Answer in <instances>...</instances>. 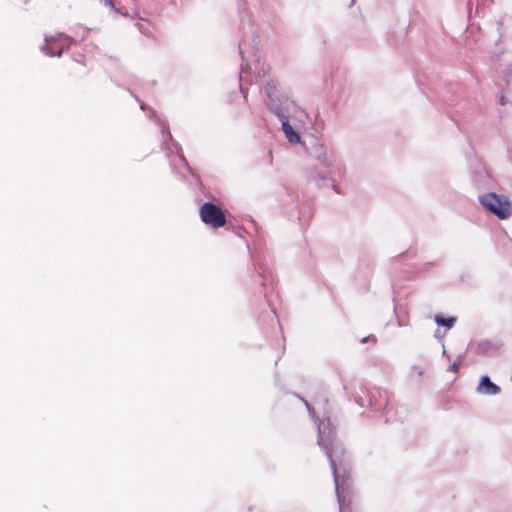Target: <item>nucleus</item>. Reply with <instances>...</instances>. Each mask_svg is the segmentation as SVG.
<instances>
[{"instance_id":"nucleus-5","label":"nucleus","mask_w":512,"mask_h":512,"mask_svg":"<svg viewBox=\"0 0 512 512\" xmlns=\"http://www.w3.org/2000/svg\"><path fill=\"white\" fill-rule=\"evenodd\" d=\"M319 444H320L321 446H323V447H324V449H325V451H326V454H327L328 458L330 459L331 469H332V471H333V475H334L335 483H336V486H337V485H338V479H337V475H336V473H337V472H336V463H335V461L332 459V454H331V450H332V448H331V445L325 444V443L323 442V439H322V438H320V439H319Z\"/></svg>"},{"instance_id":"nucleus-9","label":"nucleus","mask_w":512,"mask_h":512,"mask_svg":"<svg viewBox=\"0 0 512 512\" xmlns=\"http://www.w3.org/2000/svg\"><path fill=\"white\" fill-rule=\"evenodd\" d=\"M43 51L49 55V56H61L62 54V49H59L57 52L54 51V49L52 48V44H49V43H46L43 47Z\"/></svg>"},{"instance_id":"nucleus-8","label":"nucleus","mask_w":512,"mask_h":512,"mask_svg":"<svg viewBox=\"0 0 512 512\" xmlns=\"http://www.w3.org/2000/svg\"><path fill=\"white\" fill-rule=\"evenodd\" d=\"M375 393H377L379 395V397H383V403H379V402L373 403L372 400H370L371 404L376 408H381L382 406H385L388 402V392L383 391L381 389H376Z\"/></svg>"},{"instance_id":"nucleus-3","label":"nucleus","mask_w":512,"mask_h":512,"mask_svg":"<svg viewBox=\"0 0 512 512\" xmlns=\"http://www.w3.org/2000/svg\"><path fill=\"white\" fill-rule=\"evenodd\" d=\"M64 73L68 78L71 79H80L83 78L87 74V67L84 61V57L81 59H73L70 61L65 69Z\"/></svg>"},{"instance_id":"nucleus-10","label":"nucleus","mask_w":512,"mask_h":512,"mask_svg":"<svg viewBox=\"0 0 512 512\" xmlns=\"http://www.w3.org/2000/svg\"><path fill=\"white\" fill-rule=\"evenodd\" d=\"M106 4L110 5V6H113V2L112 0H106Z\"/></svg>"},{"instance_id":"nucleus-4","label":"nucleus","mask_w":512,"mask_h":512,"mask_svg":"<svg viewBox=\"0 0 512 512\" xmlns=\"http://www.w3.org/2000/svg\"><path fill=\"white\" fill-rule=\"evenodd\" d=\"M477 390L479 393L487 394V395H497L500 393L501 389L499 386L491 382L488 376H483L480 379Z\"/></svg>"},{"instance_id":"nucleus-11","label":"nucleus","mask_w":512,"mask_h":512,"mask_svg":"<svg viewBox=\"0 0 512 512\" xmlns=\"http://www.w3.org/2000/svg\"><path fill=\"white\" fill-rule=\"evenodd\" d=\"M452 368H453L454 371H456L457 370L456 364H453Z\"/></svg>"},{"instance_id":"nucleus-7","label":"nucleus","mask_w":512,"mask_h":512,"mask_svg":"<svg viewBox=\"0 0 512 512\" xmlns=\"http://www.w3.org/2000/svg\"><path fill=\"white\" fill-rule=\"evenodd\" d=\"M434 319L438 325L445 326L447 328H451L456 321V318H454V317L444 318L440 315H436Z\"/></svg>"},{"instance_id":"nucleus-2","label":"nucleus","mask_w":512,"mask_h":512,"mask_svg":"<svg viewBox=\"0 0 512 512\" xmlns=\"http://www.w3.org/2000/svg\"><path fill=\"white\" fill-rule=\"evenodd\" d=\"M199 215L203 223L214 229L223 227L226 224L225 213L212 202H205L199 209Z\"/></svg>"},{"instance_id":"nucleus-6","label":"nucleus","mask_w":512,"mask_h":512,"mask_svg":"<svg viewBox=\"0 0 512 512\" xmlns=\"http://www.w3.org/2000/svg\"><path fill=\"white\" fill-rule=\"evenodd\" d=\"M283 130L290 142H298L299 135L293 130L288 123H283Z\"/></svg>"},{"instance_id":"nucleus-1","label":"nucleus","mask_w":512,"mask_h":512,"mask_svg":"<svg viewBox=\"0 0 512 512\" xmlns=\"http://www.w3.org/2000/svg\"><path fill=\"white\" fill-rule=\"evenodd\" d=\"M482 205L500 219H507L512 215V202L504 195L488 193L480 198Z\"/></svg>"}]
</instances>
